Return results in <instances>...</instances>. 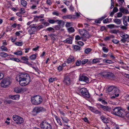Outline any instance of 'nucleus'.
<instances>
[{"mask_svg": "<svg viewBox=\"0 0 129 129\" xmlns=\"http://www.w3.org/2000/svg\"><path fill=\"white\" fill-rule=\"evenodd\" d=\"M99 107L102 109L103 110L105 111H109L110 110V108L108 106H104L101 104L98 105Z\"/></svg>", "mask_w": 129, "mask_h": 129, "instance_id": "obj_11", "label": "nucleus"}, {"mask_svg": "<svg viewBox=\"0 0 129 129\" xmlns=\"http://www.w3.org/2000/svg\"><path fill=\"white\" fill-rule=\"evenodd\" d=\"M11 83L10 78H5L4 79L1 83V85L2 87L5 88L10 85Z\"/></svg>", "mask_w": 129, "mask_h": 129, "instance_id": "obj_8", "label": "nucleus"}, {"mask_svg": "<svg viewBox=\"0 0 129 129\" xmlns=\"http://www.w3.org/2000/svg\"><path fill=\"white\" fill-rule=\"evenodd\" d=\"M73 38L72 37H70L69 38L63 41V42L68 44H71L72 43Z\"/></svg>", "mask_w": 129, "mask_h": 129, "instance_id": "obj_14", "label": "nucleus"}, {"mask_svg": "<svg viewBox=\"0 0 129 129\" xmlns=\"http://www.w3.org/2000/svg\"><path fill=\"white\" fill-rule=\"evenodd\" d=\"M52 14L53 15H55L57 16H59V13L57 11L53 12Z\"/></svg>", "mask_w": 129, "mask_h": 129, "instance_id": "obj_50", "label": "nucleus"}, {"mask_svg": "<svg viewBox=\"0 0 129 129\" xmlns=\"http://www.w3.org/2000/svg\"><path fill=\"white\" fill-rule=\"evenodd\" d=\"M125 99L127 101L129 100V95L127 94L125 97Z\"/></svg>", "mask_w": 129, "mask_h": 129, "instance_id": "obj_64", "label": "nucleus"}, {"mask_svg": "<svg viewBox=\"0 0 129 129\" xmlns=\"http://www.w3.org/2000/svg\"><path fill=\"white\" fill-rule=\"evenodd\" d=\"M104 61L105 62H106L108 63H111L112 61L111 60H105Z\"/></svg>", "mask_w": 129, "mask_h": 129, "instance_id": "obj_60", "label": "nucleus"}, {"mask_svg": "<svg viewBox=\"0 0 129 129\" xmlns=\"http://www.w3.org/2000/svg\"><path fill=\"white\" fill-rule=\"evenodd\" d=\"M115 25L114 24H110L108 25V27L110 28H112L114 27Z\"/></svg>", "mask_w": 129, "mask_h": 129, "instance_id": "obj_62", "label": "nucleus"}, {"mask_svg": "<svg viewBox=\"0 0 129 129\" xmlns=\"http://www.w3.org/2000/svg\"><path fill=\"white\" fill-rule=\"evenodd\" d=\"M74 50H80V47L78 46L75 45L74 46Z\"/></svg>", "mask_w": 129, "mask_h": 129, "instance_id": "obj_42", "label": "nucleus"}, {"mask_svg": "<svg viewBox=\"0 0 129 129\" xmlns=\"http://www.w3.org/2000/svg\"><path fill=\"white\" fill-rule=\"evenodd\" d=\"M54 116L56 120L57 121V122L58 123L59 125L61 126L62 125V123L61 122L60 120L59 117L56 115H54Z\"/></svg>", "mask_w": 129, "mask_h": 129, "instance_id": "obj_27", "label": "nucleus"}, {"mask_svg": "<svg viewBox=\"0 0 129 129\" xmlns=\"http://www.w3.org/2000/svg\"><path fill=\"white\" fill-rule=\"evenodd\" d=\"M113 94L114 95L112 96L111 97V98L112 99H114V98H115L116 97H118L119 95V94Z\"/></svg>", "mask_w": 129, "mask_h": 129, "instance_id": "obj_57", "label": "nucleus"}, {"mask_svg": "<svg viewBox=\"0 0 129 129\" xmlns=\"http://www.w3.org/2000/svg\"><path fill=\"white\" fill-rule=\"evenodd\" d=\"M23 89L20 87H16L15 88L14 91L16 93H18L23 92Z\"/></svg>", "mask_w": 129, "mask_h": 129, "instance_id": "obj_16", "label": "nucleus"}, {"mask_svg": "<svg viewBox=\"0 0 129 129\" xmlns=\"http://www.w3.org/2000/svg\"><path fill=\"white\" fill-rule=\"evenodd\" d=\"M8 55V54L4 52H1L0 53V56L2 57H5Z\"/></svg>", "mask_w": 129, "mask_h": 129, "instance_id": "obj_32", "label": "nucleus"}, {"mask_svg": "<svg viewBox=\"0 0 129 129\" xmlns=\"http://www.w3.org/2000/svg\"><path fill=\"white\" fill-rule=\"evenodd\" d=\"M113 94H119V90L117 88L114 87L113 89V91L112 92Z\"/></svg>", "mask_w": 129, "mask_h": 129, "instance_id": "obj_25", "label": "nucleus"}, {"mask_svg": "<svg viewBox=\"0 0 129 129\" xmlns=\"http://www.w3.org/2000/svg\"><path fill=\"white\" fill-rule=\"evenodd\" d=\"M31 101L33 104L38 105L41 103L42 101V99L40 96L36 95L31 97Z\"/></svg>", "mask_w": 129, "mask_h": 129, "instance_id": "obj_2", "label": "nucleus"}, {"mask_svg": "<svg viewBox=\"0 0 129 129\" xmlns=\"http://www.w3.org/2000/svg\"><path fill=\"white\" fill-rule=\"evenodd\" d=\"M57 19L54 20L53 19H49L47 21L50 24H54L55 23L57 22Z\"/></svg>", "mask_w": 129, "mask_h": 129, "instance_id": "obj_29", "label": "nucleus"}, {"mask_svg": "<svg viewBox=\"0 0 129 129\" xmlns=\"http://www.w3.org/2000/svg\"><path fill=\"white\" fill-rule=\"evenodd\" d=\"M79 80L80 81H83L86 83H88V78L87 77L83 75L80 76Z\"/></svg>", "mask_w": 129, "mask_h": 129, "instance_id": "obj_13", "label": "nucleus"}, {"mask_svg": "<svg viewBox=\"0 0 129 129\" xmlns=\"http://www.w3.org/2000/svg\"><path fill=\"white\" fill-rule=\"evenodd\" d=\"M46 109L43 107L38 106L34 108L32 111V113L34 115H36L38 113L40 112L45 111Z\"/></svg>", "mask_w": 129, "mask_h": 129, "instance_id": "obj_4", "label": "nucleus"}, {"mask_svg": "<svg viewBox=\"0 0 129 129\" xmlns=\"http://www.w3.org/2000/svg\"><path fill=\"white\" fill-rule=\"evenodd\" d=\"M57 23L58 24V25L60 26H63L65 22L63 21L62 20H59L58 19H57Z\"/></svg>", "mask_w": 129, "mask_h": 129, "instance_id": "obj_20", "label": "nucleus"}, {"mask_svg": "<svg viewBox=\"0 0 129 129\" xmlns=\"http://www.w3.org/2000/svg\"><path fill=\"white\" fill-rule=\"evenodd\" d=\"M36 54H34L31 56H30L29 57L30 59L31 60H33L35 59L36 58Z\"/></svg>", "mask_w": 129, "mask_h": 129, "instance_id": "obj_38", "label": "nucleus"}, {"mask_svg": "<svg viewBox=\"0 0 129 129\" xmlns=\"http://www.w3.org/2000/svg\"><path fill=\"white\" fill-rule=\"evenodd\" d=\"M118 30L114 29V30H112L110 31V32L111 33H114L115 34H116L118 32Z\"/></svg>", "mask_w": 129, "mask_h": 129, "instance_id": "obj_48", "label": "nucleus"}, {"mask_svg": "<svg viewBox=\"0 0 129 129\" xmlns=\"http://www.w3.org/2000/svg\"><path fill=\"white\" fill-rule=\"evenodd\" d=\"M16 78L17 81L19 82L20 84L23 86L28 85L31 81L30 77L27 74H21Z\"/></svg>", "mask_w": 129, "mask_h": 129, "instance_id": "obj_1", "label": "nucleus"}, {"mask_svg": "<svg viewBox=\"0 0 129 129\" xmlns=\"http://www.w3.org/2000/svg\"><path fill=\"white\" fill-rule=\"evenodd\" d=\"M120 37L123 38L127 39L129 37V36L128 35L123 33H120Z\"/></svg>", "mask_w": 129, "mask_h": 129, "instance_id": "obj_19", "label": "nucleus"}, {"mask_svg": "<svg viewBox=\"0 0 129 129\" xmlns=\"http://www.w3.org/2000/svg\"><path fill=\"white\" fill-rule=\"evenodd\" d=\"M62 18L63 19H71L72 18L75 19L76 18V17L74 15H67L63 16L62 17Z\"/></svg>", "mask_w": 129, "mask_h": 129, "instance_id": "obj_12", "label": "nucleus"}, {"mask_svg": "<svg viewBox=\"0 0 129 129\" xmlns=\"http://www.w3.org/2000/svg\"><path fill=\"white\" fill-rule=\"evenodd\" d=\"M55 29L57 30H59L60 29V26L59 25H56L55 26Z\"/></svg>", "mask_w": 129, "mask_h": 129, "instance_id": "obj_55", "label": "nucleus"}, {"mask_svg": "<svg viewBox=\"0 0 129 129\" xmlns=\"http://www.w3.org/2000/svg\"><path fill=\"white\" fill-rule=\"evenodd\" d=\"M114 87H115L113 86H111L109 87L106 90V92L109 93L111 91H112V92Z\"/></svg>", "mask_w": 129, "mask_h": 129, "instance_id": "obj_23", "label": "nucleus"}, {"mask_svg": "<svg viewBox=\"0 0 129 129\" xmlns=\"http://www.w3.org/2000/svg\"><path fill=\"white\" fill-rule=\"evenodd\" d=\"M118 9L116 7H114L113 9V11L115 12H117L118 11Z\"/></svg>", "mask_w": 129, "mask_h": 129, "instance_id": "obj_63", "label": "nucleus"}, {"mask_svg": "<svg viewBox=\"0 0 129 129\" xmlns=\"http://www.w3.org/2000/svg\"><path fill=\"white\" fill-rule=\"evenodd\" d=\"M88 108L91 110L92 112H93L95 110L94 108L92 107L91 106H89L88 107Z\"/></svg>", "mask_w": 129, "mask_h": 129, "instance_id": "obj_58", "label": "nucleus"}, {"mask_svg": "<svg viewBox=\"0 0 129 129\" xmlns=\"http://www.w3.org/2000/svg\"><path fill=\"white\" fill-rule=\"evenodd\" d=\"M0 48L2 50V51H7L8 50L7 48L5 47L4 45L2 46Z\"/></svg>", "mask_w": 129, "mask_h": 129, "instance_id": "obj_35", "label": "nucleus"}, {"mask_svg": "<svg viewBox=\"0 0 129 129\" xmlns=\"http://www.w3.org/2000/svg\"><path fill=\"white\" fill-rule=\"evenodd\" d=\"M79 92L81 93L82 96L85 98H88L90 95L87 90L85 88H83L78 90Z\"/></svg>", "mask_w": 129, "mask_h": 129, "instance_id": "obj_6", "label": "nucleus"}, {"mask_svg": "<svg viewBox=\"0 0 129 129\" xmlns=\"http://www.w3.org/2000/svg\"><path fill=\"white\" fill-rule=\"evenodd\" d=\"M120 11L124 14H127L129 12L128 10L125 8L121 7L119 8Z\"/></svg>", "mask_w": 129, "mask_h": 129, "instance_id": "obj_17", "label": "nucleus"}, {"mask_svg": "<svg viewBox=\"0 0 129 129\" xmlns=\"http://www.w3.org/2000/svg\"><path fill=\"white\" fill-rule=\"evenodd\" d=\"M81 63V60H77L76 63V66H78L80 65Z\"/></svg>", "mask_w": 129, "mask_h": 129, "instance_id": "obj_45", "label": "nucleus"}, {"mask_svg": "<svg viewBox=\"0 0 129 129\" xmlns=\"http://www.w3.org/2000/svg\"><path fill=\"white\" fill-rule=\"evenodd\" d=\"M82 38V37H80L79 35H78L75 36V39L76 40H78L81 39V38Z\"/></svg>", "mask_w": 129, "mask_h": 129, "instance_id": "obj_52", "label": "nucleus"}, {"mask_svg": "<svg viewBox=\"0 0 129 129\" xmlns=\"http://www.w3.org/2000/svg\"><path fill=\"white\" fill-rule=\"evenodd\" d=\"M113 20L114 22L118 24H120L121 23V21L120 19L115 18Z\"/></svg>", "mask_w": 129, "mask_h": 129, "instance_id": "obj_28", "label": "nucleus"}, {"mask_svg": "<svg viewBox=\"0 0 129 129\" xmlns=\"http://www.w3.org/2000/svg\"><path fill=\"white\" fill-rule=\"evenodd\" d=\"M61 118H62L63 121L67 123L68 122V121L69 120L68 118H67L65 117H61Z\"/></svg>", "mask_w": 129, "mask_h": 129, "instance_id": "obj_33", "label": "nucleus"}, {"mask_svg": "<svg viewBox=\"0 0 129 129\" xmlns=\"http://www.w3.org/2000/svg\"><path fill=\"white\" fill-rule=\"evenodd\" d=\"M21 59L24 60L25 61L28 62V59L27 58H26L24 56H23L21 57Z\"/></svg>", "mask_w": 129, "mask_h": 129, "instance_id": "obj_40", "label": "nucleus"}, {"mask_svg": "<svg viewBox=\"0 0 129 129\" xmlns=\"http://www.w3.org/2000/svg\"><path fill=\"white\" fill-rule=\"evenodd\" d=\"M100 74L103 77L105 78L112 79L115 78L114 74L111 72H103Z\"/></svg>", "mask_w": 129, "mask_h": 129, "instance_id": "obj_3", "label": "nucleus"}, {"mask_svg": "<svg viewBox=\"0 0 129 129\" xmlns=\"http://www.w3.org/2000/svg\"><path fill=\"white\" fill-rule=\"evenodd\" d=\"M43 25H40L38 26L37 25L36 28V29L38 30H39L41 28H43Z\"/></svg>", "mask_w": 129, "mask_h": 129, "instance_id": "obj_43", "label": "nucleus"}, {"mask_svg": "<svg viewBox=\"0 0 129 129\" xmlns=\"http://www.w3.org/2000/svg\"><path fill=\"white\" fill-rule=\"evenodd\" d=\"M86 29H80L79 31V34L82 36H85L86 34L85 33Z\"/></svg>", "mask_w": 129, "mask_h": 129, "instance_id": "obj_22", "label": "nucleus"}, {"mask_svg": "<svg viewBox=\"0 0 129 129\" xmlns=\"http://www.w3.org/2000/svg\"><path fill=\"white\" fill-rule=\"evenodd\" d=\"M100 58H96L93 59L92 61L93 63H97L100 62Z\"/></svg>", "mask_w": 129, "mask_h": 129, "instance_id": "obj_34", "label": "nucleus"}, {"mask_svg": "<svg viewBox=\"0 0 129 129\" xmlns=\"http://www.w3.org/2000/svg\"><path fill=\"white\" fill-rule=\"evenodd\" d=\"M63 82L65 85H69L71 83V81L69 77L66 76L64 77Z\"/></svg>", "mask_w": 129, "mask_h": 129, "instance_id": "obj_10", "label": "nucleus"}, {"mask_svg": "<svg viewBox=\"0 0 129 129\" xmlns=\"http://www.w3.org/2000/svg\"><path fill=\"white\" fill-rule=\"evenodd\" d=\"M23 44V43L22 42H17L16 43H15L16 45L19 46H22Z\"/></svg>", "mask_w": 129, "mask_h": 129, "instance_id": "obj_41", "label": "nucleus"}, {"mask_svg": "<svg viewBox=\"0 0 129 129\" xmlns=\"http://www.w3.org/2000/svg\"><path fill=\"white\" fill-rule=\"evenodd\" d=\"M91 49L89 48H87L85 50V53L86 54H88L91 51Z\"/></svg>", "mask_w": 129, "mask_h": 129, "instance_id": "obj_39", "label": "nucleus"}, {"mask_svg": "<svg viewBox=\"0 0 129 129\" xmlns=\"http://www.w3.org/2000/svg\"><path fill=\"white\" fill-rule=\"evenodd\" d=\"M112 42L114 43L117 44L119 42V41L116 39H114L112 40Z\"/></svg>", "mask_w": 129, "mask_h": 129, "instance_id": "obj_54", "label": "nucleus"}, {"mask_svg": "<svg viewBox=\"0 0 129 129\" xmlns=\"http://www.w3.org/2000/svg\"><path fill=\"white\" fill-rule=\"evenodd\" d=\"M88 60L87 59H83L81 61L82 63V64H84L88 61Z\"/></svg>", "mask_w": 129, "mask_h": 129, "instance_id": "obj_49", "label": "nucleus"}, {"mask_svg": "<svg viewBox=\"0 0 129 129\" xmlns=\"http://www.w3.org/2000/svg\"><path fill=\"white\" fill-rule=\"evenodd\" d=\"M10 97L14 100H18L19 99V96L18 95H16L10 96Z\"/></svg>", "mask_w": 129, "mask_h": 129, "instance_id": "obj_21", "label": "nucleus"}, {"mask_svg": "<svg viewBox=\"0 0 129 129\" xmlns=\"http://www.w3.org/2000/svg\"><path fill=\"white\" fill-rule=\"evenodd\" d=\"M42 24L44 26H48L50 25L49 23L46 22H43L42 23Z\"/></svg>", "mask_w": 129, "mask_h": 129, "instance_id": "obj_51", "label": "nucleus"}, {"mask_svg": "<svg viewBox=\"0 0 129 129\" xmlns=\"http://www.w3.org/2000/svg\"><path fill=\"white\" fill-rule=\"evenodd\" d=\"M85 33L86 34V35H85V36H84V37L86 38H89L90 37V35L89 33L86 31V29L85 32Z\"/></svg>", "mask_w": 129, "mask_h": 129, "instance_id": "obj_36", "label": "nucleus"}, {"mask_svg": "<svg viewBox=\"0 0 129 129\" xmlns=\"http://www.w3.org/2000/svg\"><path fill=\"white\" fill-rule=\"evenodd\" d=\"M30 29L28 30V32L30 35H31L35 33V32L36 31V28L34 27H30Z\"/></svg>", "mask_w": 129, "mask_h": 129, "instance_id": "obj_15", "label": "nucleus"}, {"mask_svg": "<svg viewBox=\"0 0 129 129\" xmlns=\"http://www.w3.org/2000/svg\"><path fill=\"white\" fill-rule=\"evenodd\" d=\"M67 30L68 32L70 34L72 33L75 31L74 29L72 27L68 28L67 29Z\"/></svg>", "mask_w": 129, "mask_h": 129, "instance_id": "obj_26", "label": "nucleus"}, {"mask_svg": "<svg viewBox=\"0 0 129 129\" xmlns=\"http://www.w3.org/2000/svg\"><path fill=\"white\" fill-rule=\"evenodd\" d=\"M71 23L70 22H67L66 25V26L67 28H69L71 26Z\"/></svg>", "mask_w": 129, "mask_h": 129, "instance_id": "obj_53", "label": "nucleus"}, {"mask_svg": "<svg viewBox=\"0 0 129 129\" xmlns=\"http://www.w3.org/2000/svg\"><path fill=\"white\" fill-rule=\"evenodd\" d=\"M49 35L50 37L51 40L53 41L52 43H53L56 40V38H57L56 35L55 34H52Z\"/></svg>", "mask_w": 129, "mask_h": 129, "instance_id": "obj_18", "label": "nucleus"}, {"mask_svg": "<svg viewBox=\"0 0 129 129\" xmlns=\"http://www.w3.org/2000/svg\"><path fill=\"white\" fill-rule=\"evenodd\" d=\"M21 13H24L25 12V10L23 8H21L20 9Z\"/></svg>", "mask_w": 129, "mask_h": 129, "instance_id": "obj_61", "label": "nucleus"}, {"mask_svg": "<svg viewBox=\"0 0 129 129\" xmlns=\"http://www.w3.org/2000/svg\"><path fill=\"white\" fill-rule=\"evenodd\" d=\"M21 3L22 5L23 6L25 7H26L27 5V3L26 1L24 0H21Z\"/></svg>", "mask_w": 129, "mask_h": 129, "instance_id": "obj_30", "label": "nucleus"}, {"mask_svg": "<svg viewBox=\"0 0 129 129\" xmlns=\"http://www.w3.org/2000/svg\"><path fill=\"white\" fill-rule=\"evenodd\" d=\"M102 50L105 53L107 52L109 50L108 48L105 47H102Z\"/></svg>", "mask_w": 129, "mask_h": 129, "instance_id": "obj_46", "label": "nucleus"}, {"mask_svg": "<svg viewBox=\"0 0 129 129\" xmlns=\"http://www.w3.org/2000/svg\"><path fill=\"white\" fill-rule=\"evenodd\" d=\"M112 112L113 114L118 116H120L123 114L124 111L121 109L120 107H117L113 109Z\"/></svg>", "mask_w": 129, "mask_h": 129, "instance_id": "obj_5", "label": "nucleus"}, {"mask_svg": "<svg viewBox=\"0 0 129 129\" xmlns=\"http://www.w3.org/2000/svg\"><path fill=\"white\" fill-rule=\"evenodd\" d=\"M14 54L18 56L21 55L22 54V52L21 51H18L16 52H14Z\"/></svg>", "mask_w": 129, "mask_h": 129, "instance_id": "obj_31", "label": "nucleus"}, {"mask_svg": "<svg viewBox=\"0 0 129 129\" xmlns=\"http://www.w3.org/2000/svg\"><path fill=\"white\" fill-rule=\"evenodd\" d=\"M40 125L42 129H52L51 125L45 121H43L41 123Z\"/></svg>", "mask_w": 129, "mask_h": 129, "instance_id": "obj_9", "label": "nucleus"}, {"mask_svg": "<svg viewBox=\"0 0 129 129\" xmlns=\"http://www.w3.org/2000/svg\"><path fill=\"white\" fill-rule=\"evenodd\" d=\"M93 112L96 114H100L101 113L100 111L98 110H95Z\"/></svg>", "mask_w": 129, "mask_h": 129, "instance_id": "obj_56", "label": "nucleus"}, {"mask_svg": "<svg viewBox=\"0 0 129 129\" xmlns=\"http://www.w3.org/2000/svg\"><path fill=\"white\" fill-rule=\"evenodd\" d=\"M47 30L49 31H52L53 32H54V30L53 28L51 27H50L47 28L46 29Z\"/></svg>", "mask_w": 129, "mask_h": 129, "instance_id": "obj_44", "label": "nucleus"}, {"mask_svg": "<svg viewBox=\"0 0 129 129\" xmlns=\"http://www.w3.org/2000/svg\"><path fill=\"white\" fill-rule=\"evenodd\" d=\"M74 61V59L73 57H69L67 60V62L69 63L71 62H73Z\"/></svg>", "mask_w": 129, "mask_h": 129, "instance_id": "obj_24", "label": "nucleus"}, {"mask_svg": "<svg viewBox=\"0 0 129 129\" xmlns=\"http://www.w3.org/2000/svg\"><path fill=\"white\" fill-rule=\"evenodd\" d=\"M11 60H13L17 62H19L20 61V60L19 59L16 58H11L10 59Z\"/></svg>", "mask_w": 129, "mask_h": 129, "instance_id": "obj_37", "label": "nucleus"}, {"mask_svg": "<svg viewBox=\"0 0 129 129\" xmlns=\"http://www.w3.org/2000/svg\"><path fill=\"white\" fill-rule=\"evenodd\" d=\"M13 118L14 122L18 124H21L24 122L23 118L18 115H13Z\"/></svg>", "mask_w": 129, "mask_h": 129, "instance_id": "obj_7", "label": "nucleus"}, {"mask_svg": "<svg viewBox=\"0 0 129 129\" xmlns=\"http://www.w3.org/2000/svg\"><path fill=\"white\" fill-rule=\"evenodd\" d=\"M103 22L104 23H109V22L108 20V18H107L103 21Z\"/></svg>", "mask_w": 129, "mask_h": 129, "instance_id": "obj_59", "label": "nucleus"}, {"mask_svg": "<svg viewBox=\"0 0 129 129\" xmlns=\"http://www.w3.org/2000/svg\"><path fill=\"white\" fill-rule=\"evenodd\" d=\"M56 80V78H50L49 80V81L50 83H52L53 81L55 80Z\"/></svg>", "mask_w": 129, "mask_h": 129, "instance_id": "obj_47", "label": "nucleus"}]
</instances>
